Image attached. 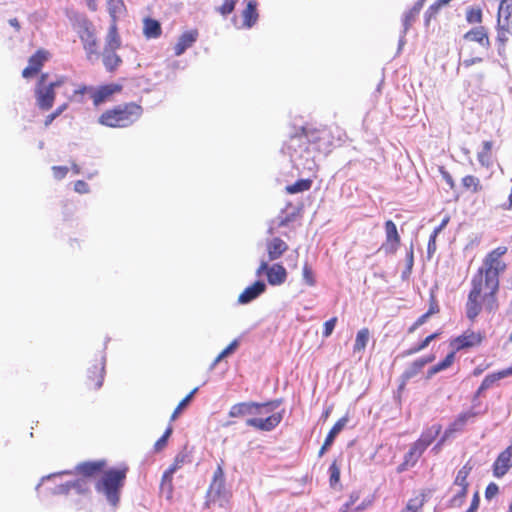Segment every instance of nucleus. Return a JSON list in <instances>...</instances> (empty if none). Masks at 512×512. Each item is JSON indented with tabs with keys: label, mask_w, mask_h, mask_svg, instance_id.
Returning a JSON list of instances; mask_svg holds the SVG:
<instances>
[{
	"label": "nucleus",
	"mask_w": 512,
	"mask_h": 512,
	"mask_svg": "<svg viewBox=\"0 0 512 512\" xmlns=\"http://www.w3.org/2000/svg\"><path fill=\"white\" fill-rule=\"evenodd\" d=\"M462 185L465 189L471 190L472 192H478L481 189L480 180L473 175L465 176L462 179Z\"/></svg>",
	"instance_id": "a19ab883"
},
{
	"label": "nucleus",
	"mask_w": 512,
	"mask_h": 512,
	"mask_svg": "<svg viewBox=\"0 0 512 512\" xmlns=\"http://www.w3.org/2000/svg\"><path fill=\"white\" fill-rule=\"evenodd\" d=\"M143 31L147 38H157L161 35L160 23L157 20L146 18Z\"/></svg>",
	"instance_id": "c756f323"
},
{
	"label": "nucleus",
	"mask_w": 512,
	"mask_h": 512,
	"mask_svg": "<svg viewBox=\"0 0 512 512\" xmlns=\"http://www.w3.org/2000/svg\"><path fill=\"white\" fill-rule=\"evenodd\" d=\"M283 418V412L274 413L266 418H249L246 424L261 431H271L280 424Z\"/></svg>",
	"instance_id": "6e6552de"
},
{
	"label": "nucleus",
	"mask_w": 512,
	"mask_h": 512,
	"mask_svg": "<svg viewBox=\"0 0 512 512\" xmlns=\"http://www.w3.org/2000/svg\"><path fill=\"white\" fill-rule=\"evenodd\" d=\"M484 275L477 273L472 279V289L466 303V314L470 320H474L481 312V296L483 293Z\"/></svg>",
	"instance_id": "20e7f679"
},
{
	"label": "nucleus",
	"mask_w": 512,
	"mask_h": 512,
	"mask_svg": "<svg viewBox=\"0 0 512 512\" xmlns=\"http://www.w3.org/2000/svg\"><path fill=\"white\" fill-rule=\"evenodd\" d=\"M46 59L47 55L44 51H37L29 58L28 66L23 70L22 76L24 78H29L32 75L38 73Z\"/></svg>",
	"instance_id": "a211bd4d"
},
{
	"label": "nucleus",
	"mask_w": 512,
	"mask_h": 512,
	"mask_svg": "<svg viewBox=\"0 0 512 512\" xmlns=\"http://www.w3.org/2000/svg\"><path fill=\"white\" fill-rule=\"evenodd\" d=\"M440 431V425H433L426 429L415 443L425 451L426 448L436 439Z\"/></svg>",
	"instance_id": "a878e982"
},
{
	"label": "nucleus",
	"mask_w": 512,
	"mask_h": 512,
	"mask_svg": "<svg viewBox=\"0 0 512 512\" xmlns=\"http://www.w3.org/2000/svg\"><path fill=\"white\" fill-rule=\"evenodd\" d=\"M104 466V462L97 461V462H84L79 464L76 469L79 473L83 474L84 476H92L96 472L100 471L102 467Z\"/></svg>",
	"instance_id": "7c9ffc66"
},
{
	"label": "nucleus",
	"mask_w": 512,
	"mask_h": 512,
	"mask_svg": "<svg viewBox=\"0 0 512 512\" xmlns=\"http://www.w3.org/2000/svg\"><path fill=\"white\" fill-rule=\"evenodd\" d=\"M280 404H281L280 400H274V401L260 404L262 415L272 412L274 409L279 407Z\"/></svg>",
	"instance_id": "6e6d98bb"
},
{
	"label": "nucleus",
	"mask_w": 512,
	"mask_h": 512,
	"mask_svg": "<svg viewBox=\"0 0 512 512\" xmlns=\"http://www.w3.org/2000/svg\"><path fill=\"white\" fill-rule=\"evenodd\" d=\"M472 467L468 464L464 465L457 473L454 486H468L467 477L471 471Z\"/></svg>",
	"instance_id": "79ce46f5"
},
{
	"label": "nucleus",
	"mask_w": 512,
	"mask_h": 512,
	"mask_svg": "<svg viewBox=\"0 0 512 512\" xmlns=\"http://www.w3.org/2000/svg\"><path fill=\"white\" fill-rule=\"evenodd\" d=\"M311 182L309 180H299L293 185L287 186V191L290 194L306 191L310 188Z\"/></svg>",
	"instance_id": "a18cd8bd"
},
{
	"label": "nucleus",
	"mask_w": 512,
	"mask_h": 512,
	"mask_svg": "<svg viewBox=\"0 0 512 512\" xmlns=\"http://www.w3.org/2000/svg\"><path fill=\"white\" fill-rule=\"evenodd\" d=\"M198 391V388H194L176 407L174 410L171 420H175L177 416L181 413V411L189 404V402L192 400L193 396Z\"/></svg>",
	"instance_id": "c03bdc74"
},
{
	"label": "nucleus",
	"mask_w": 512,
	"mask_h": 512,
	"mask_svg": "<svg viewBox=\"0 0 512 512\" xmlns=\"http://www.w3.org/2000/svg\"><path fill=\"white\" fill-rule=\"evenodd\" d=\"M512 467V446L502 451L493 464V474L495 477H503Z\"/></svg>",
	"instance_id": "9b49d317"
},
{
	"label": "nucleus",
	"mask_w": 512,
	"mask_h": 512,
	"mask_svg": "<svg viewBox=\"0 0 512 512\" xmlns=\"http://www.w3.org/2000/svg\"><path fill=\"white\" fill-rule=\"evenodd\" d=\"M126 470L111 469L106 471L96 484L97 492L103 494L109 504L116 506L120 490L124 485Z\"/></svg>",
	"instance_id": "7ed1b4c3"
},
{
	"label": "nucleus",
	"mask_w": 512,
	"mask_h": 512,
	"mask_svg": "<svg viewBox=\"0 0 512 512\" xmlns=\"http://www.w3.org/2000/svg\"><path fill=\"white\" fill-rule=\"evenodd\" d=\"M497 380L498 377L496 374L486 376L478 389V393H481L483 390L490 388L493 385V383L496 382Z\"/></svg>",
	"instance_id": "5fc2aeb1"
},
{
	"label": "nucleus",
	"mask_w": 512,
	"mask_h": 512,
	"mask_svg": "<svg viewBox=\"0 0 512 512\" xmlns=\"http://www.w3.org/2000/svg\"><path fill=\"white\" fill-rule=\"evenodd\" d=\"M287 272L286 269L280 264H273L269 267L267 273V280L270 285L276 286L281 285L286 281Z\"/></svg>",
	"instance_id": "412c9836"
},
{
	"label": "nucleus",
	"mask_w": 512,
	"mask_h": 512,
	"mask_svg": "<svg viewBox=\"0 0 512 512\" xmlns=\"http://www.w3.org/2000/svg\"><path fill=\"white\" fill-rule=\"evenodd\" d=\"M236 1L237 0H224V3L220 7L217 8V11L221 15L227 16L234 10Z\"/></svg>",
	"instance_id": "09e8293b"
},
{
	"label": "nucleus",
	"mask_w": 512,
	"mask_h": 512,
	"mask_svg": "<svg viewBox=\"0 0 512 512\" xmlns=\"http://www.w3.org/2000/svg\"><path fill=\"white\" fill-rule=\"evenodd\" d=\"M386 242L382 245L381 249L387 254L395 253L400 243V236L397 227L392 220L385 222Z\"/></svg>",
	"instance_id": "1a4fd4ad"
},
{
	"label": "nucleus",
	"mask_w": 512,
	"mask_h": 512,
	"mask_svg": "<svg viewBox=\"0 0 512 512\" xmlns=\"http://www.w3.org/2000/svg\"><path fill=\"white\" fill-rule=\"evenodd\" d=\"M266 290V284L263 281H256L239 295L238 302L240 304H248L258 298Z\"/></svg>",
	"instance_id": "dca6fc26"
},
{
	"label": "nucleus",
	"mask_w": 512,
	"mask_h": 512,
	"mask_svg": "<svg viewBox=\"0 0 512 512\" xmlns=\"http://www.w3.org/2000/svg\"><path fill=\"white\" fill-rule=\"evenodd\" d=\"M175 467H169L163 474L161 483H172Z\"/></svg>",
	"instance_id": "338daca9"
},
{
	"label": "nucleus",
	"mask_w": 512,
	"mask_h": 512,
	"mask_svg": "<svg viewBox=\"0 0 512 512\" xmlns=\"http://www.w3.org/2000/svg\"><path fill=\"white\" fill-rule=\"evenodd\" d=\"M68 107L67 103L59 106L53 113L49 114L45 119V126H49L58 116H60Z\"/></svg>",
	"instance_id": "603ef678"
},
{
	"label": "nucleus",
	"mask_w": 512,
	"mask_h": 512,
	"mask_svg": "<svg viewBox=\"0 0 512 512\" xmlns=\"http://www.w3.org/2000/svg\"><path fill=\"white\" fill-rule=\"evenodd\" d=\"M122 89L119 84H108L99 87L94 90L91 97L95 106L102 104L107 101L113 94L119 92Z\"/></svg>",
	"instance_id": "f3484780"
},
{
	"label": "nucleus",
	"mask_w": 512,
	"mask_h": 512,
	"mask_svg": "<svg viewBox=\"0 0 512 512\" xmlns=\"http://www.w3.org/2000/svg\"><path fill=\"white\" fill-rule=\"evenodd\" d=\"M424 450L419 447L416 443H414L409 451L405 454L404 460L406 464H410V466H414L418 459L423 454Z\"/></svg>",
	"instance_id": "c9c22d12"
},
{
	"label": "nucleus",
	"mask_w": 512,
	"mask_h": 512,
	"mask_svg": "<svg viewBox=\"0 0 512 512\" xmlns=\"http://www.w3.org/2000/svg\"><path fill=\"white\" fill-rule=\"evenodd\" d=\"M303 278L309 286H313L315 283L311 268L305 264L303 267Z\"/></svg>",
	"instance_id": "bf43d9fd"
},
{
	"label": "nucleus",
	"mask_w": 512,
	"mask_h": 512,
	"mask_svg": "<svg viewBox=\"0 0 512 512\" xmlns=\"http://www.w3.org/2000/svg\"><path fill=\"white\" fill-rule=\"evenodd\" d=\"M369 341V330L364 328L358 331L356 335V340L354 344V351H362L365 349L367 343Z\"/></svg>",
	"instance_id": "4c0bfd02"
},
{
	"label": "nucleus",
	"mask_w": 512,
	"mask_h": 512,
	"mask_svg": "<svg viewBox=\"0 0 512 512\" xmlns=\"http://www.w3.org/2000/svg\"><path fill=\"white\" fill-rule=\"evenodd\" d=\"M330 484L331 486L336 485L340 480V467L336 461H334L329 467Z\"/></svg>",
	"instance_id": "de8ad7c7"
},
{
	"label": "nucleus",
	"mask_w": 512,
	"mask_h": 512,
	"mask_svg": "<svg viewBox=\"0 0 512 512\" xmlns=\"http://www.w3.org/2000/svg\"><path fill=\"white\" fill-rule=\"evenodd\" d=\"M482 340V336L479 333L472 331L465 332L463 335L455 339L454 343L457 349L473 347L478 345Z\"/></svg>",
	"instance_id": "5701e85b"
},
{
	"label": "nucleus",
	"mask_w": 512,
	"mask_h": 512,
	"mask_svg": "<svg viewBox=\"0 0 512 512\" xmlns=\"http://www.w3.org/2000/svg\"><path fill=\"white\" fill-rule=\"evenodd\" d=\"M424 2H425V0H418L409 11L404 13L403 19H402L403 30H402V35L400 36V39H399V48H401L404 45L405 34L409 30V28L412 26V24L415 22L418 14L420 13L421 9L423 8Z\"/></svg>",
	"instance_id": "f8f14e48"
},
{
	"label": "nucleus",
	"mask_w": 512,
	"mask_h": 512,
	"mask_svg": "<svg viewBox=\"0 0 512 512\" xmlns=\"http://www.w3.org/2000/svg\"><path fill=\"white\" fill-rule=\"evenodd\" d=\"M439 9L432 4L427 11L425 12V24L429 25L430 20L435 17V15L438 13Z\"/></svg>",
	"instance_id": "0e129e2a"
},
{
	"label": "nucleus",
	"mask_w": 512,
	"mask_h": 512,
	"mask_svg": "<svg viewBox=\"0 0 512 512\" xmlns=\"http://www.w3.org/2000/svg\"><path fill=\"white\" fill-rule=\"evenodd\" d=\"M250 415H262L261 406L256 402H241L234 404L229 410V416L233 418Z\"/></svg>",
	"instance_id": "9d476101"
},
{
	"label": "nucleus",
	"mask_w": 512,
	"mask_h": 512,
	"mask_svg": "<svg viewBox=\"0 0 512 512\" xmlns=\"http://www.w3.org/2000/svg\"><path fill=\"white\" fill-rule=\"evenodd\" d=\"M107 6L108 12L114 22L125 12L123 0H107Z\"/></svg>",
	"instance_id": "2f4dec72"
},
{
	"label": "nucleus",
	"mask_w": 512,
	"mask_h": 512,
	"mask_svg": "<svg viewBox=\"0 0 512 512\" xmlns=\"http://www.w3.org/2000/svg\"><path fill=\"white\" fill-rule=\"evenodd\" d=\"M336 322H337V318L333 317L324 323V330H323L324 337L327 338L332 334V332L335 328Z\"/></svg>",
	"instance_id": "4d7b16f0"
},
{
	"label": "nucleus",
	"mask_w": 512,
	"mask_h": 512,
	"mask_svg": "<svg viewBox=\"0 0 512 512\" xmlns=\"http://www.w3.org/2000/svg\"><path fill=\"white\" fill-rule=\"evenodd\" d=\"M491 149H492V142L491 141H484L483 142V148L478 153V160L483 166H489L491 161Z\"/></svg>",
	"instance_id": "e433bc0d"
},
{
	"label": "nucleus",
	"mask_w": 512,
	"mask_h": 512,
	"mask_svg": "<svg viewBox=\"0 0 512 512\" xmlns=\"http://www.w3.org/2000/svg\"><path fill=\"white\" fill-rule=\"evenodd\" d=\"M434 360V356H428V357H422L417 360H415L409 367L406 368V370L403 372L401 376V385L400 388H403L405 384L415 376H417L423 367L431 363Z\"/></svg>",
	"instance_id": "4468645a"
},
{
	"label": "nucleus",
	"mask_w": 512,
	"mask_h": 512,
	"mask_svg": "<svg viewBox=\"0 0 512 512\" xmlns=\"http://www.w3.org/2000/svg\"><path fill=\"white\" fill-rule=\"evenodd\" d=\"M282 152L290 157L297 169L313 170L315 167L314 149L307 144L305 134L296 133L291 136L282 148Z\"/></svg>",
	"instance_id": "f03ea898"
},
{
	"label": "nucleus",
	"mask_w": 512,
	"mask_h": 512,
	"mask_svg": "<svg viewBox=\"0 0 512 512\" xmlns=\"http://www.w3.org/2000/svg\"><path fill=\"white\" fill-rule=\"evenodd\" d=\"M71 490L78 494L85 493L88 490V482L85 478H76L57 485L53 490V494H67Z\"/></svg>",
	"instance_id": "ddd939ff"
},
{
	"label": "nucleus",
	"mask_w": 512,
	"mask_h": 512,
	"mask_svg": "<svg viewBox=\"0 0 512 512\" xmlns=\"http://www.w3.org/2000/svg\"><path fill=\"white\" fill-rule=\"evenodd\" d=\"M455 358V352H450L443 361L439 362L438 364L431 367L428 371V378L432 377L433 375L437 374L438 372H441L451 366Z\"/></svg>",
	"instance_id": "72a5a7b5"
},
{
	"label": "nucleus",
	"mask_w": 512,
	"mask_h": 512,
	"mask_svg": "<svg viewBox=\"0 0 512 512\" xmlns=\"http://www.w3.org/2000/svg\"><path fill=\"white\" fill-rule=\"evenodd\" d=\"M512 17V0H500L498 8L497 25L507 27V24H512L510 18Z\"/></svg>",
	"instance_id": "b1692460"
},
{
	"label": "nucleus",
	"mask_w": 512,
	"mask_h": 512,
	"mask_svg": "<svg viewBox=\"0 0 512 512\" xmlns=\"http://www.w3.org/2000/svg\"><path fill=\"white\" fill-rule=\"evenodd\" d=\"M464 38L475 41L486 49L490 46L488 34L483 26H479L470 30L465 34Z\"/></svg>",
	"instance_id": "393cba45"
},
{
	"label": "nucleus",
	"mask_w": 512,
	"mask_h": 512,
	"mask_svg": "<svg viewBox=\"0 0 512 512\" xmlns=\"http://www.w3.org/2000/svg\"><path fill=\"white\" fill-rule=\"evenodd\" d=\"M239 341L236 339L232 341L213 361L211 369H213L222 359L232 354L238 347Z\"/></svg>",
	"instance_id": "37998d69"
},
{
	"label": "nucleus",
	"mask_w": 512,
	"mask_h": 512,
	"mask_svg": "<svg viewBox=\"0 0 512 512\" xmlns=\"http://www.w3.org/2000/svg\"><path fill=\"white\" fill-rule=\"evenodd\" d=\"M288 249V245L280 238H273L267 244L269 261L277 260Z\"/></svg>",
	"instance_id": "4be33fe9"
},
{
	"label": "nucleus",
	"mask_w": 512,
	"mask_h": 512,
	"mask_svg": "<svg viewBox=\"0 0 512 512\" xmlns=\"http://www.w3.org/2000/svg\"><path fill=\"white\" fill-rule=\"evenodd\" d=\"M121 45L120 37L117 33L116 22L112 21L106 36L104 50H117Z\"/></svg>",
	"instance_id": "bb28decb"
},
{
	"label": "nucleus",
	"mask_w": 512,
	"mask_h": 512,
	"mask_svg": "<svg viewBox=\"0 0 512 512\" xmlns=\"http://www.w3.org/2000/svg\"><path fill=\"white\" fill-rule=\"evenodd\" d=\"M477 412L473 410H469L467 412L461 413L453 423L445 430L442 441H446L453 433L462 430V428L466 425L468 420L475 417Z\"/></svg>",
	"instance_id": "6ab92c4d"
},
{
	"label": "nucleus",
	"mask_w": 512,
	"mask_h": 512,
	"mask_svg": "<svg viewBox=\"0 0 512 512\" xmlns=\"http://www.w3.org/2000/svg\"><path fill=\"white\" fill-rule=\"evenodd\" d=\"M479 502H480L479 494H478V492H476L473 496L471 505L466 512H476L479 507Z\"/></svg>",
	"instance_id": "774afa93"
},
{
	"label": "nucleus",
	"mask_w": 512,
	"mask_h": 512,
	"mask_svg": "<svg viewBox=\"0 0 512 512\" xmlns=\"http://www.w3.org/2000/svg\"><path fill=\"white\" fill-rule=\"evenodd\" d=\"M347 422H348V418L342 417L335 423V425L329 431V433L324 441L326 443V446H331L333 444L335 438L343 430V428L345 427Z\"/></svg>",
	"instance_id": "473e14b6"
},
{
	"label": "nucleus",
	"mask_w": 512,
	"mask_h": 512,
	"mask_svg": "<svg viewBox=\"0 0 512 512\" xmlns=\"http://www.w3.org/2000/svg\"><path fill=\"white\" fill-rule=\"evenodd\" d=\"M242 17L244 20L243 25L245 27H252L258 18V14L256 11V3L252 0L248 1L246 8L242 12Z\"/></svg>",
	"instance_id": "cd10ccee"
},
{
	"label": "nucleus",
	"mask_w": 512,
	"mask_h": 512,
	"mask_svg": "<svg viewBox=\"0 0 512 512\" xmlns=\"http://www.w3.org/2000/svg\"><path fill=\"white\" fill-rule=\"evenodd\" d=\"M512 35V24H507V27L498 25V36L497 40L504 45L508 41V36Z\"/></svg>",
	"instance_id": "49530a36"
},
{
	"label": "nucleus",
	"mask_w": 512,
	"mask_h": 512,
	"mask_svg": "<svg viewBox=\"0 0 512 512\" xmlns=\"http://www.w3.org/2000/svg\"><path fill=\"white\" fill-rule=\"evenodd\" d=\"M198 38V31L197 30H190L184 32L178 39V42L176 43L174 50L175 55L180 56L182 55L188 48H190Z\"/></svg>",
	"instance_id": "aec40b11"
},
{
	"label": "nucleus",
	"mask_w": 512,
	"mask_h": 512,
	"mask_svg": "<svg viewBox=\"0 0 512 512\" xmlns=\"http://www.w3.org/2000/svg\"><path fill=\"white\" fill-rule=\"evenodd\" d=\"M116 50H103V64L108 71H114L122 62L121 58L115 53Z\"/></svg>",
	"instance_id": "c85d7f7f"
},
{
	"label": "nucleus",
	"mask_w": 512,
	"mask_h": 512,
	"mask_svg": "<svg viewBox=\"0 0 512 512\" xmlns=\"http://www.w3.org/2000/svg\"><path fill=\"white\" fill-rule=\"evenodd\" d=\"M228 504V495L225 491L224 483L222 480L217 479V474L215 475V479L210 485V488L207 492V499L205 505L207 508L213 509L216 506L222 508L225 512Z\"/></svg>",
	"instance_id": "423d86ee"
},
{
	"label": "nucleus",
	"mask_w": 512,
	"mask_h": 512,
	"mask_svg": "<svg viewBox=\"0 0 512 512\" xmlns=\"http://www.w3.org/2000/svg\"><path fill=\"white\" fill-rule=\"evenodd\" d=\"M499 492V487L497 484L495 483H490L487 488H486V491H485V498L487 500H490L492 499L494 496H496Z\"/></svg>",
	"instance_id": "052dcab7"
},
{
	"label": "nucleus",
	"mask_w": 512,
	"mask_h": 512,
	"mask_svg": "<svg viewBox=\"0 0 512 512\" xmlns=\"http://www.w3.org/2000/svg\"><path fill=\"white\" fill-rule=\"evenodd\" d=\"M84 42V48L90 58L92 54H97V41L94 35L90 32H87V37H82Z\"/></svg>",
	"instance_id": "ea45409f"
},
{
	"label": "nucleus",
	"mask_w": 512,
	"mask_h": 512,
	"mask_svg": "<svg viewBox=\"0 0 512 512\" xmlns=\"http://www.w3.org/2000/svg\"><path fill=\"white\" fill-rule=\"evenodd\" d=\"M53 175L56 179H62L68 173V167L66 166H53L52 167Z\"/></svg>",
	"instance_id": "680f3d73"
},
{
	"label": "nucleus",
	"mask_w": 512,
	"mask_h": 512,
	"mask_svg": "<svg viewBox=\"0 0 512 512\" xmlns=\"http://www.w3.org/2000/svg\"><path fill=\"white\" fill-rule=\"evenodd\" d=\"M438 336V333H434L426 337L417 347L411 348L408 351V354L417 353L423 349H425L431 341H433Z\"/></svg>",
	"instance_id": "3c124183"
},
{
	"label": "nucleus",
	"mask_w": 512,
	"mask_h": 512,
	"mask_svg": "<svg viewBox=\"0 0 512 512\" xmlns=\"http://www.w3.org/2000/svg\"><path fill=\"white\" fill-rule=\"evenodd\" d=\"M99 123L108 127H121L120 119L116 116L114 110L104 112L99 118Z\"/></svg>",
	"instance_id": "f704fd0d"
},
{
	"label": "nucleus",
	"mask_w": 512,
	"mask_h": 512,
	"mask_svg": "<svg viewBox=\"0 0 512 512\" xmlns=\"http://www.w3.org/2000/svg\"><path fill=\"white\" fill-rule=\"evenodd\" d=\"M468 486H454L455 493L450 502L453 507H460L466 497Z\"/></svg>",
	"instance_id": "58836bf2"
},
{
	"label": "nucleus",
	"mask_w": 512,
	"mask_h": 512,
	"mask_svg": "<svg viewBox=\"0 0 512 512\" xmlns=\"http://www.w3.org/2000/svg\"><path fill=\"white\" fill-rule=\"evenodd\" d=\"M507 252L506 247H498L491 251L484 259L482 267L477 273L484 275V286L481 299L489 312L497 309L496 293L499 289V275L506 269L501 257Z\"/></svg>",
	"instance_id": "f257e3e1"
},
{
	"label": "nucleus",
	"mask_w": 512,
	"mask_h": 512,
	"mask_svg": "<svg viewBox=\"0 0 512 512\" xmlns=\"http://www.w3.org/2000/svg\"><path fill=\"white\" fill-rule=\"evenodd\" d=\"M120 119L121 127H127L137 121L142 114V107L135 103H128L113 109Z\"/></svg>",
	"instance_id": "0eeeda50"
},
{
	"label": "nucleus",
	"mask_w": 512,
	"mask_h": 512,
	"mask_svg": "<svg viewBox=\"0 0 512 512\" xmlns=\"http://www.w3.org/2000/svg\"><path fill=\"white\" fill-rule=\"evenodd\" d=\"M466 19L469 23H480L482 21L481 9H469L467 11Z\"/></svg>",
	"instance_id": "8fccbe9b"
},
{
	"label": "nucleus",
	"mask_w": 512,
	"mask_h": 512,
	"mask_svg": "<svg viewBox=\"0 0 512 512\" xmlns=\"http://www.w3.org/2000/svg\"><path fill=\"white\" fill-rule=\"evenodd\" d=\"M104 365H105V358L102 357L101 358V362H100V368L98 367H94V371H89V378H92V374L96 373L97 370L100 371V375L98 377V380L95 384V388L96 389H99L101 386H102V383H103V372H104Z\"/></svg>",
	"instance_id": "864d4df0"
},
{
	"label": "nucleus",
	"mask_w": 512,
	"mask_h": 512,
	"mask_svg": "<svg viewBox=\"0 0 512 512\" xmlns=\"http://www.w3.org/2000/svg\"><path fill=\"white\" fill-rule=\"evenodd\" d=\"M74 190L79 194L89 193V186L86 182L78 180L74 184Z\"/></svg>",
	"instance_id": "e2e57ef3"
},
{
	"label": "nucleus",
	"mask_w": 512,
	"mask_h": 512,
	"mask_svg": "<svg viewBox=\"0 0 512 512\" xmlns=\"http://www.w3.org/2000/svg\"><path fill=\"white\" fill-rule=\"evenodd\" d=\"M47 78V74H42L35 86L36 105L43 111L52 108L55 100V90L47 84Z\"/></svg>",
	"instance_id": "39448f33"
},
{
	"label": "nucleus",
	"mask_w": 512,
	"mask_h": 512,
	"mask_svg": "<svg viewBox=\"0 0 512 512\" xmlns=\"http://www.w3.org/2000/svg\"><path fill=\"white\" fill-rule=\"evenodd\" d=\"M300 133L305 134V138H307V144L311 147V149H314V155L317 151H321L323 149L321 141L324 140L327 136L325 130L301 128Z\"/></svg>",
	"instance_id": "2eb2a0df"
},
{
	"label": "nucleus",
	"mask_w": 512,
	"mask_h": 512,
	"mask_svg": "<svg viewBox=\"0 0 512 512\" xmlns=\"http://www.w3.org/2000/svg\"><path fill=\"white\" fill-rule=\"evenodd\" d=\"M430 317V313H425L423 315H421L417 320L416 322L412 325V327L410 328V332H413L414 330H416L418 327L422 326L424 323H426V321L428 320V318Z\"/></svg>",
	"instance_id": "69168bd1"
},
{
	"label": "nucleus",
	"mask_w": 512,
	"mask_h": 512,
	"mask_svg": "<svg viewBox=\"0 0 512 512\" xmlns=\"http://www.w3.org/2000/svg\"><path fill=\"white\" fill-rule=\"evenodd\" d=\"M423 505L422 498H414L409 500L407 504V510L411 512H417Z\"/></svg>",
	"instance_id": "13d9d810"
}]
</instances>
